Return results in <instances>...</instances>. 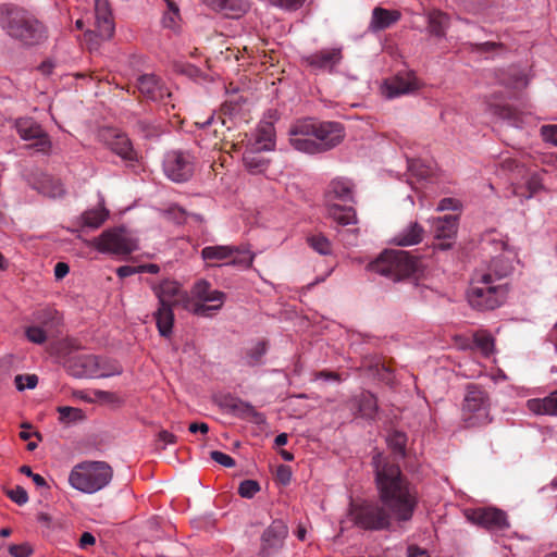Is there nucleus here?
<instances>
[{
  "mask_svg": "<svg viewBox=\"0 0 557 557\" xmlns=\"http://www.w3.org/2000/svg\"><path fill=\"white\" fill-rule=\"evenodd\" d=\"M372 465L379 499L351 502L349 516L354 523L363 530L381 531L388 529L393 520L410 521L419 504L417 487L387 457L376 454Z\"/></svg>",
  "mask_w": 557,
  "mask_h": 557,
  "instance_id": "f257e3e1",
  "label": "nucleus"
},
{
  "mask_svg": "<svg viewBox=\"0 0 557 557\" xmlns=\"http://www.w3.org/2000/svg\"><path fill=\"white\" fill-rule=\"evenodd\" d=\"M345 137L338 122H319L312 119L297 121L289 129V143L300 152L322 153L338 146Z\"/></svg>",
  "mask_w": 557,
  "mask_h": 557,
  "instance_id": "f03ea898",
  "label": "nucleus"
},
{
  "mask_svg": "<svg viewBox=\"0 0 557 557\" xmlns=\"http://www.w3.org/2000/svg\"><path fill=\"white\" fill-rule=\"evenodd\" d=\"M0 24L11 38L24 46H36L47 38L45 25L34 14L18 7H0Z\"/></svg>",
  "mask_w": 557,
  "mask_h": 557,
  "instance_id": "7ed1b4c3",
  "label": "nucleus"
},
{
  "mask_svg": "<svg viewBox=\"0 0 557 557\" xmlns=\"http://www.w3.org/2000/svg\"><path fill=\"white\" fill-rule=\"evenodd\" d=\"M325 206L331 219L341 225L356 222V212L346 203L355 202V184L346 177H336L327 185Z\"/></svg>",
  "mask_w": 557,
  "mask_h": 557,
  "instance_id": "20e7f679",
  "label": "nucleus"
},
{
  "mask_svg": "<svg viewBox=\"0 0 557 557\" xmlns=\"http://www.w3.org/2000/svg\"><path fill=\"white\" fill-rule=\"evenodd\" d=\"M113 478V470L106 461H83L74 466L69 483L77 491L94 494L104 488Z\"/></svg>",
  "mask_w": 557,
  "mask_h": 557,
  "instance_id": "39448f33",
  "label": "nucleus"
},
{
  "mask_svg": "<svg viewBox=\"0 0 557 557\" xmlns=\"http://www.w3.org/2000/svg\"><path fill=\"white\" fill-rule=\"evenodd\" d=\"M507 295L504 284H494L491 272L476 273L468 290L471 307L479 310H493L499 307Z\"/></svg>",
  "mask_w": 557,
  "mask_h": 557,
  "instance_id": "423d86ee",
  "label": "nucleus"
},
{
  "mask_svg": "<svg viewBox=\"0 0 557 557\" xmlns=\"http://www.w3.org/2000/svg\"><path fill=\"white\" fill-rule=\"evenodd\" d=\"M487 392L475 384L467 386L461 408V421L466 428L482 426L492 421Z\"/></svg>",
  "mask_w": 557,
  "mask_h": 557,
  "instance_id": "0eeeda50",
  "label": "nucleus"
},
{
  "mask_svg": "<svg viewBox=\"0 0 557 557\" xmlns=\"http://www.w3.org/2000/svg\"><path fill=\"white\" fill-rule=\"evenodd\" d=\"M201 258L210 267L234 265L249 268L255 255L244 246L216 245L201 249Z\"/></svg>",
  "mask_w": 557,
  "mask_h": 557,
  "instance_id": "6e6552de",
  "label": "nucleus"
},
{
  "mask_svg": "<svg viewBox=\"0 0 557 557\" xmlns=\"http://www.w3.org/2000/svg\"><path fill=\"white\" fill-rule=\"evenodd\" d=\"M193 295L197 299L191 302L190 309L195 314L201 317H211L218 312L225 300V294L218 289H212L209 282L200 280L193 287Z\"/></svg>",
  "mask_w": 557,
  "mask_h": 557,
  "instance_id": "1a4fd4ad",
  "label": "nucleus"
},
{
  "mask_svg": "<svg viewBox=\"0 0 557 557\" xmlns=\"http://www.w3.org/2000/svg\"><path fill=\"white\" fill-rule=\"evenodd\" d=\"M66 368L75 377H108L121 374V369L113 366L112 370H102L100 358L95 355H77L66 361Z\"/></svg>",
  "mask_w": 557,
  "mask_h": 557,
  "instance_id": "9d476101",
  "label": "nucleus"
},
{
  "mask_svg": "<svg viewBox=\"0 0 557 557\" xmlns=\"http://www.w3.org/2000/svg\"><path fill=\"white\" fill-rule=\"evenodd\" d=\"M195 158L188 151L173 150L165 154L163 171L173 182H186L194 173Z\"/></svg>",
  "mask_w": 557,
  "mask_h": 557,
  "instance_id": "9b49d317",
  "label": "nucleus"
},
{
  "mask_svg": "<svg viewBox=\"0 0 557 557\" xmlns=\"http://www.w3.org/2000/svg\"><path fill=\"white\" fill-rule=\"evenodd\" d=\"M96 248L100 252L113 255H129L136 250L137 246L126 233L125 228H113L104 231L96 239Z\"/></svg>",
  "mask_w": 557,
  "mask_h": 557,
  "instance_id": "f8f14e48",
  "label": "nucleus"
},
{
  "mask_svg": "<svg viewBox=\"0 0 557 557\" xmlns=\"http://www.w3.org/2000/svg\"><path fill=\"white\" fill-rule=\"evenodd\" d=\"M15 129L20 137L26 141H34L30 148L47 153L51 149V140L49 135L42 129L40 124L29 117L16 120Z\"/></svg>",
  "mask_w": 557,
  "mask_h": 557,
  "instance_id": "ddd939ff",
  "label": "nucleus"
},
{
  "mask_svg": "<svg viewBox=\"0 0 557 557\" xmlns=\"http://www.w3.org/2000/svg\"><path fill=\"white\" fill-rule=\"evenodd\" d=\"M153 292L159 300V306L171 308L182 306L184 309H190V296L175 281L164 280L159 285L153 286Z\"/></svg>",
  "mask_w": 557,
  "mask_h": 557,
  "instance_id": "4468645a",
  "label": "nucleus"
},
{
  "mask_svg": "<svg viewBox=\"0 0 557 557\" xmlns=\"http://www.w3.org/2000/svg\"><path fill=\"white\" fill-rule=\"evenodd\" d=\"M288 528L282 520H274L262 533L259 555L272 557L284 545Z\"/></svg>",
  "mask_w": 557,
  "mask_h": 557,
  "instance_id": "2eb2a0df",
  "label": "nucleus"
},
{
  "mask_svg": "<svg viewBox=\"0 0 557 557\" xmlns=\"http://www.w3.org/2000/svg\"><path fill=\"white\" fill-rule=\"evenodd\" d=\"M473 524L490 531H500L509 528L506 513L497 508H476L467 513Z\"/></svg>",
  "mask_w": 557,
  "mask_h": 557,
  "instance_id": "dca6fc26",
  "label": "nucleus"
},
{
  "mask_svg": "<svg viewBox=\"0 0 557 557\" xmlns=\"http://www.w3.org/2000/svg\"><path fill=\"white\" fill-rule=\"evenodd\" d=\"M137 89L146 99L162 102L164 106L169 104L166 99L172 96L169 88L154 74H144L139 76L137 79Z\"/></svg>",
  "mask_w": 557,
  "mask_h": 557,
  "instance_id": "f3484780",
  "label": "nucleus"
},
{
  "mask_svg": "<svg viewBox=\"0 0 557 557\" xmlns=\"http://www.w3.org/2000/svg\"><path fill=\"white\" fill-rule=\"evenodd\" d=\"M458 216L453 214L436 218L432 221V231L438 243L434 244V248L447 250L451 247L454 237L457 234Z\"/></svg>",
  "mask_w": 557,
  "mask_h": 557,
  "instance_id": "a211bd4d",
  "label": "nucleus"
},
{
  "mask_svg": "<svg viewBox=\"0 0 557 557\" xmlns=\"http://www.w3.org/2000/svg\"><path fill=\"white\" fill-rule=\"evenodd\" d=\"M103 139L109 149L125 161H136L137 152L126 134L116 129H108L103 133Z\"/></svg>",
  "mask_w": 557,
  "mask_h": 557,
  "instance_id": "6ab92c4d",
  "label": "nucleus"
},
{
  "mask_svg": "<svg viewBox=\"0 0 557 557\" xmlns=\"http://www.w3.org/2000/svg\"><path fill=\"white\" fill-rule=\"evenodd\" d=\"M343 59L341 48L322 49L304 58L313 71L333 72Z\"/></svg>",
  "mask_w": 557,
  "mask_h": 557,
  "instance_id": "aec40b11",
  "label": "nucleus"
},
{
  "mask_svg": "<svg viewBox=\"0 0 557 557\" xmlns=\"http://www.w3.org/2000/svg\"><path fill=\"white\" fill-rule=\"evenodd\" d=\"M421 83L412 71L400 72L385 83L386 96L398 97L420 89Z\"/></svg>",
  "mask_w": 557,
  "mask_h": 557,
  "instance_id": "412c9836",
  "label": "nucleus"
},
{
  "mask_svg": "<svg viewBox=\"0 0 557 557\" xmlns=\"http://www.w3.org/2000/svg\"><path fill=\"white\" fill-rule=\"evenodd\" d=\"M347 407L355 417L374 420L379 410L377 399L370 392H361L347 401Z\"/></svg>",
  "mask_w": 557,
  "mask_h": 557,
  "instance_id": "4be33fe9",
  "label": "nucleus"
},
{
  "mask_svg": "<svg viewBox=\"0 0 557 557\" xmlns=\"http://www.w3.org/2000/svg\"><path fill=\"white\" fill-rule=\"evenodd\" d=\"M96 32L101 39H110L114 34V23L109 0H95Z\"/></svg>",
  "mask_w": 557,
  "mask_h": 557,
  "instance_id": "5701e85b",
  "label": "nucleus"
},
{
  "mask_svg": "<svg viewBox=\"0 0 557 557\" xmlns=\"http://www.w3.org/2000/svg\"><path fill=\"white\" fill-rule=\"evenodd\" d=\"M206 5L228 17H239L248 9L247 0H201Z\"/></svg>",
  "mask_w": 557,
  "mask_h": 557,
  "instance_id": "b1692460",
  "label": "nucleus"
},
{
  "mask_svg": "<svg viewBox=\"0 0 557 557\" xmlns=\"http://www.w3.org/2000/svg\"><path fill=\"white\" fill-rule=\"evenodd\" d=\"M424 228L418 222H410L406 227L399 231L392 239L396 246L407 247L422 242Z\"/></svg>",
  "mask_w": 557,
  "mask_h": 557,
  "instance_id": "393cba45",
  "label": "nucleus"
},
{
  "mask_svg": "<svg viewBox=\"0 0 557 557\" xmlns=\"http://www.w3.org/2000/svg\"><path fill=\"white\" fill-rule=\"evenodd\" d=\"M396 257L394 263V280L398 281L414 273L418 269V259L411 257L409 252L404 250H394Z\"/></svg>",
  "mask_w": 557,
  "mask_h": 557,
  "instance_id": "a878e982",
  "label": "nucleus"
},
{
  "mask_svg": "<svg viewBox=\"0 0 557 557\" xmlns=\"http://www.w3.org/2000/svg\"><path fill=\"white\" fill-rule=\"evenodd\" d=\"M401 14L397 10H387L376 7L372 11L370 27L373 30H383L397 23Z\"/></svg>",
  "mask_w": 557,
  "mask_h": 557,
  "instance_id": "bb28decb",
  "label": "nucleus"
},
{
  "mask_svg": "<svg viewBox=\"0 0 557 557\" xmlns=\"http://www.w3.org/2000/svg\"><path fill=\"white\" fill-rule=\"evenodd\" d=\"M428 29L432 36L445 37L446 30L450 23V17L447 13L441 10H431L428 13Z\"/></svg>",
  "mask_w": 557,
  "mask_h": 557,
  "instance_id": "cd10ccee",
  "label": "nucleus"
},
{
  "mask_svg": "<svg viewBox=\"0 0 557 557\" xmlns=\"http://www.w3.org/2000/svg\"><path fill=\"white\" fill-rule=\"evenodd\" d=\"M544 188L542 176L532 173L524 185H513L512 194L523 199H530Z\"/></svg>",
  "mask_w": 557,
  "mask_h": 557,
  "instance_id": "c85d7f7f",
  "label": "nucleus"
},
{
  "mask_svg": "<svg viewBox=\"0 0 557 557\" xmlns=\"http://www.w3.org/2000/svg\"><path fill=\"white\" fill-rule=\"evenodd\" d=\"M528 408L537 414L557 416V392L544 398L528 400Z\"/></svg>",
  "mask_w": 557,
  "mask_h": 557,
  "instance_id": "c756f323",
  "label": "nucleus"
},
{
  "mask_svg": "<svg viewBox=\"0 0 557 557\" xmlns=\"http://www.w3.org/2000/svg\"><path fill=\"white\" fill-rule=\"evenodd\" d=\"M153 315L160 335L163 337H169L172 334L174 324L173 308L159 306Z\"/></svg>",
  "mask_w": 557,
  "mask_h": 557,
  "instance_id": "7c9ffc66",
  "label": "nucleus"
},
{
  "mask_svg": "<svg viewBox=\"0 0 557 557\" xmlns=\"http://www.w3.org/2000/svg\"><path fill=\"white\" fill-rule=\"evenodd\" d=\"M396 257L394 250H386L373 262L370 263V269L381 275L391 277L394 280V263Z\"/></svg>",
  "mask_w": 557,
  "mask_h": 557,
  "instance_id": "2f4dec72",
  "label": "nucleus"
},
{
  "mask_svg": "<svg viewBox=\"0 0 557 557\" xmlns=\"http://www.w3.org/2000/svg\"><path fill=\"white\" fill-rule=\"evenodd\" d=\"M259 150H249L244 153V164L251 174L263 173L269 166V160L258 153Z\"/></svg>",
  "mask_w": 557,
  "mask_h": 557,
  "instance_id": "473e14b6",
  "label": "nucleus"
},
{
  "mask_svg": "<svg viewBox=\"0 0 557 557\" xmlns=\"http://www.w3.org/2000/svg\"><path fill=\"white\" fill-rule=\"evenodd\" d=\"M512 271L511 262L508 260V258L504 256H497L493 258L491 261V264L488 265V269L486 272L492 273V278L494 281V284H496V281H499L507 275H509Z\"/></svg>",
  "mask_w": 557,
  "mask_h": 557,
  "instance_id": "72a5a7b5",
  "label": "nucleus"
},
{
  "mask_svg": "<svg viewBox=\"0 0 557 557\" xmlns=\"http://www.w3.org/2000/svg\"><path fill=\"white\" fill-rule=\"evenodd\" d=\"M493 114L504 121H507L509 125L515 127H520L523 123L522 113L509 106L493 107Z\"/></svg>",
  "mask_w": 557,
  "mask_h": 557,
  "instance_id": "f704fd0d",
  "label": "nucleus"
},
{
  "mask_svg": "<svg viewBox=\"0 0 557 557\" xmlns=\"http://www.w3.org/2000/svg\"><path fill=\"white\" fill-rule=\"evenodd\" d=\"M109 212L104 208L87 210L82 215L83 225L98 228L107 220Z\"/></svg>",
  "mask_w": 557,
  "mask_h": 557,
  "instance_id": "c9c22d12",
  "label": "nucleus"
},
{
  "mask_svg": "<svg viewBox=\"0 0 557 557\" xmlns=\"http://www.w3.org/2000/svg\"><path fill=\"white\" fill-rule=\"evenodd\" d=\"M34 321L45 329L54 326L60 320L59 312L52 308H45L34 312Z\"/></svg>",
  "mask_w": 557,
  "mask_h": 557,
  "instance_id": "e433bc0d",
  "label": "nucleus"
},
{
  "mask_svg": "<svg viewBox=\"0 0 557 557\" xmlns=\"http://www.w3.org/2000/svg\"><path fill=\"white\" fill-rule=\"evenodd\" d=\"M40 193L50 198H59L64 194V188L60 180L46 177L39 186Z\"/></svg>",
  "mask_w": 557,
  "mask_h": 557,
  "instance_id": "4c0bfd02",
  "label": "nucleus"
},
{
  "mask_svg": "<svg viewBox=\"0 0 557 557\" xmlns=\"http://www.w3.org/2000/svg\"><path fill=\"white\" fill-rule=\"evenodd\" d=\"M309 246L320 255L332 253V244L323 234H314L307 238Z\"/></svg>",
  "mask_w": 557,
  "mask_h": 557,
  "instance_id": "58836bf2",
  "label": "nucleus"
},
{
  "mask_svg": "<svg viewBox=\"0 0 557 557\" xmlns=\"http://www.w3.org/2000/svg\"><path fill=\"white\" fill-rule=\"evenodd\" d=\"M267 352V342L259 341L252 347L246 350V362L248 366L261 363L262 357Z\"/></svg>",
  "mask_w": 557,
  "mask_h": 557,
  "instance_id": "ea45409f",
  "label": "nucleus"
},
{
  "mask_svg": "<svg viewBox=\"0 0 557 557\" xmlns=\"http://www.w3.org/2000/svg\"><path fill=\"white\" fill-rule=\"evenodd\" d=\"M473 342L475 346L485 355L488 356L494 348V339L491 334L485 331L474 333Z\"/></svg>",
  "mask_w": 557,
  "mask_h": 557,
  "instance_id": "a19ab883",
  "label": "nucleus"
},
{
  "mask_svg": "<svg viewBox=\"0 0 557 557\" xmlns=\"http://www.w3.org/2000/svg\"><path fill=\"white\" fill-rule=\"evenodd\" d=\"M406 443V434L399 431L392 432L387 437V444L389 448L399 456L405 455Z\"/></svg>",
  "mask_w": 557,
  "mask_h": 557,
  "instance_id": "79ce46f5",
  "label": "nucleus"
},
{
  "mask_svg": "<svg viewBox=\"0 0 557 557\" xmlns=\"http://www.w3.org/2000/svg\"><path fill=\"white\" fill-rule=\"evenodd\" d=\"M58 412L60 414L59 420L63 423L75 422L85 418L83 410L79 408L62 406L58 407Z\"/></svg>",
  "mask_w": 557,
  "mask_h": 557,
  "instance_id": "37998d69",
  "label": "nucleus"
},
{
  "mask_svg": "<svg viewBox=\"0 0 557 557\" xmlns=\"http://www.w3.org/2000/svg\"><path fill=\"white\" fill-rule=\"evenodd\" d=\"M274 139L272 129L270 126L267 128H261L258 134V139L256 141L255 148L256 150H272L274 148Z\"/></svg>",
  "mask_w": 557,
  "mask_h": 557,
  "instance_id": "c03bdc74",
  "label": "nucleus"
},
{
  "mask_svg": "<svg viewBox=\"0 0 557 557\" xmlns=\"http://www.w3.org/2000/svg\"><path fill=\"white\" fill-rule=\"evenodd\" d=\"M26 338L34 344L41 345L44 344L48 336L47 330L39 325H30L25 329Z\"/></svg>",
  "mask_w": 557,
  "mask_h": 557,
  "instance_id": "a18cd8bd",
  "label": "nucleus"
},
{
  "mask_svg": "<svg viewBox=\"0 0 557 557\" xmlns=\"http://www.w3.org/2000/svg\"><path fill=\"white\" fill-rule=\"evenodd\" d=\"M260 491V485L255 480H245L239 484L238 494L244 498H251Z\"/></svg>",
  "mask_w": 557,
  "mask_h": 557,
  "instance_id": "49530a36",
  "label": "nucleus"
},
{
  "mask_svg": "<svg viewBox=\"0 0 557 557\" xmlns=\"http://www.w3.org/2000/svg\"><path fill=\"white\" fill-rule=\"evenodd\" d=\"M15 385L18 391H23L25 387L35 388L38 384V377L35 374H18L15 376Z\"/></svg>",
  "mask_w": 557,
  "mask_h": 557,
  "instance_id": "de8ad7c7",
  "label": "nucleus"
},
{
  "mask_svg": "<svg viewBox=\"0 0 557 557\" xmlns=\"http://www.w3.org/2000/svg\"><path fill=\"white\" fill-rule=\"evenodd\" d=\"M8 497L16 503L17 505L22 506L28 502V495L24 487L16 485L11 490L7 491Z\"/></svg>",
  "mask_w": 557,
  "mask_h": 557,
  "instance_id": "09e8293b",
  "label": "nucleus"
},
{
  "mask_svg": "<svg viewBox=\"0 0 557 557\" xmlns=\"http://www.w3.org/2000/svg\"><path fill=\"white\" fill-rule=\"evenodd\" d=\"M9 553L12 557H30L34 549L28 543L12 544L9 546Z\"/></svg>",
  "mask_w": 557,
  "mask_h": 557,
  "instance_id": "8fccbe9b",
  "label": "nucleus"
},
{
  "mask_svg": "<svg viewBox=\"0 0 557 557\" xmlns=\"http://www.w3.org/2000/svg\"><path fill=\"white\" fill-rule=\"evenodd\" d=\"M166 2L169 7V12H166L163 16V25L165 27L172 28L175 25L176 20L178 18V8L174 2L170 0H166Z\"/></svg>",
  "mask_w": 557,
  "mask_h": 557,
  "instance_id": "3c124183",
  "label": "nucleus"
},
{
  "mask_svg": "<svg viewBox=\"0 0 557 557\" xmlns=\"http://www.w3.org/2000/svg\"><path fill=\"white\" fill-rule=\"evenodd\" d=\"M541 136L545 141L557 146V125H543L541 127Z\"/></svg>",
  "mask_w": 557,
  "mask_h": 557,
  "instance_id": "603ef678",
  "label": "nucleus"
},
{
  "mask_svg": "<svg viewBox=\"0 0 557 557\" xmlns=\"http://www.w3.org/2000/svg\"><path fill=\"white\" fill-rule=\"evenodd\" d=\"M409 171L418 176L419 178H426L431 174V170L429 166L422 164L420 161H411L409 163Z\"/></svg>",
  "mask_w": 557,
  "mask_h": 557,
  "instance_id": "864d4df0",
  "label": "nucleus"
},
{
  "mask_svg": "<svg viewBox=\"0 0 557 557\" xmlns=\"http://www.w3.org/2000/svg\"><path fill=\"white\" fill-rule=\"evenodd\" d=\"M210 457L212 460H214L215 462H218L226 468H232L235 466V460L231 456H228L222 451L212 450L210 453Z\"/></svg>",
  "mask_w": 557,
  "mask_h": 557,
  "instance_id": "5fc2aeb1",
  "label": "nucleus"
},
{
  "mask_svg": "<svg viewBox=\"0 0 557 557\" xmlns=\"http://www.w3.org/2000/svg\"><path fill=\"white\" fill-rule=\"evenodd\" d=\"M269 2L278 8L295 11L304 4L305 0H269Z\"/></svg>",
  "mask_w": 557,
  "mask_h": 557,
  "instance_id": "6e6d98bb",
  "label": "nucleus"
},
{
  "mask_svg": "<svg viewBox=\"0 0 557 557\" xmlns=\"http://www.w3.org/2000/svg\"><path fill=\"white\" fill-rule=\"evenodd\" d=\"M276 480L283 484V485H287L289 484L290 480H292V470L288 466H285V465H280L277 468H276Z\"/></svg>",
  "mask_w": 557,
  "mask_h": 557,
  "instance_id": "4d7b16f0",
  "label": "nucleus"
},
{
  "mask_svg": "<svg viewBox=\"0 0 557 557\" xmlns=\"http://www.w3.org/2000/svg\"><path fill=\"white\" fill-rule=\"evenodd\" d=\"M243 413L249 417L255 423H263L264 416L258 412L251 405L243 404Z\"/></svg>",
  "mask_w": 557,
  "mask_h": 557,
  "instance_id": "13d9d810",
  "label": "nucleus"
},
{
  "mask_svg": "<svg viewBox=\"0 0 557 557\" xmlns=\"http://www.w3.org/2000/svg\"><path fill=\"white\" fill-rule=\"evenodd\" d=\"M471 47H472V51L480 52V53H488V52H493V51L497 50L498 48L502 47V45L492 42V41H486V42H481V44H473V45H471Z\"/></svg>",
  "mask_w": 557,
  "mask_h": 557,
  "instance_id": "bf43d9fd",
  "label": "nucleus"
},
{
  "mask_svg": "<svg viewBox=\"0 0 557 557\" xmlns=\"http://www.w3.org/2000/svg\"><path fill=\"white\" fill-rule=\"evenodd\" d=\"M460 207L459 201L454 198H444L438 202L437 210H458Z\"/></svg>",
  "mask_w": 557,
  "mask_h": 557,
  "instance_id": "052dcab7",
  "label": "nucleus"
},
{
  "mask_svg": "<svg viewBox=\"0 0 557 557\" xmlns=\"http://www.w3.org/2000/svg\"><path fill=\"white\" fill-rule=\"evenodd\" d=\"M136 273H139L138 267L123 265V267L117 268V270H116V275L120 278H125V277L131 276Z\"/></svg>",
  "mask_w": 557,
  "mask_h": 557,
  "instance_id": "680f3d73",
  "label": "nucleus"
},
{
  "mask_svg": "<svg viewBox=\"0 0 557 557\" xmlns=\"http://www.w3.org/2000/svg\"><path fill=\"white\" fill-rule=\"evenodd\" d=\"M158 438H159V441L163 442L165 445H173L177 441V437L173 433L165 431V430H162L159 432Z\"/></svg>",
  "mask_w": 557,
  "mask_h": 557,
  "instance_id": "e2e57ef3",
  "label": "nucleus"
},
{
  "mask_svg": "<svg viewBox=\"0 0 557 557\" xmlns=\"http://www.w3.org/2000/svg\"><path fill=\"white\" fill-rule=\"evenodd\" d=\"M70 267L65 262H58L54 267V276L57 280L63 278L67 275Z\"/></svg>",
  "mask_w": 557,
  "mask_h": 557,
  "instance_id": "0e129e2a",
  "label": "nucleus"
},
{
  "mask_svg": "<svg viewBox=\"0 0 557 557\" xmlns=\"http://www.w3.org/2000/svg\"><path fill=\"white\" fill-rule=\"evenodd\" d=\"M96 543L95 536L89 532H84L79 539V547L85 549Z\"/></svg>",
  "mask_w": 557,
  "mask_h": 557,
  "instance_id": "69168bd1",
  "label": "nucleus"
},
{
  "mask_svg": "<svg viewBox=\"0 0 557 557\" xmlns=\"http://www.w3.org/2000/svg\"><path fill=\"white\" fill-rule=\"evenodd\" d=\"M188 430L191 432V433H197V432H200L202 434H206L208 433L209 431V426L207 423H197V422H194V423H190L189 424V428Z\"/></svg>",
  "mask_w": 557,
  "mask_h": 557,
  "instance_id": "338daca9",
  "label": "nucleus"
},
{
  "mask_svg": "<svg viewBox=\"0 0 557 557\" xmlns=\"http://www.w3.org/2000/svg\"><path fill=\"white\" fill-rule=\"evenodd\" d=\"M408 557H430L425 549L417 546H410L408 548Z\"/></svg>",
  "mask_w": 557,
  "mask_h": 557,
  "instance_id": "774afa93",
  "label": "nucleus"
}]
</instances>
